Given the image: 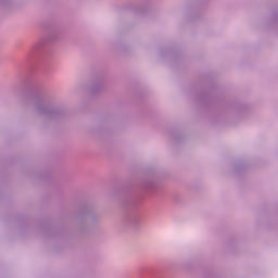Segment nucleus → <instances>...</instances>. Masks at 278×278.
<instances>
[{"label": "nucleus", "instance_id": "obj_1", "mask_svg": "<svg viewBox=\"0 0 278 278\" xmlns=\"http://www.w3.org/2000/svg\"><path fill=\"white\" fill-rule=\"evenodd\" d=\"M36 112L39 116H42L43 118H51L53 114H55V111L53 109H50L46 105H37Z\"/></svg>", "mask_w": 278, "mask_h": 278}]
</instances>
